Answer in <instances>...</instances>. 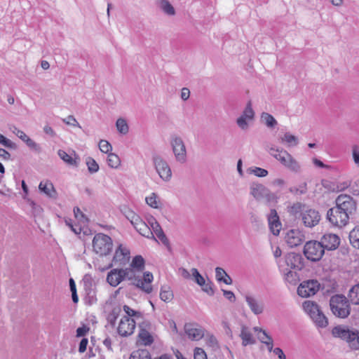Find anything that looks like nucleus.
<instances>
[{"label": "nucleus", "instance_id": "nucleus-60", "mask_svg": "<svg viewBox=\"0 0 359 359\" xmlns=\"http://www.w3.org/2000/svg\"><path fill=\"white\" fill-rule=\"evenodd\" d=\"M157 196L156 194L153 193L151 196L146 198L147 203L153 208H157V202H156Z\"/></svg>", "mask_w": 359, "mask_h": 359}, {"label": "nucleus", "instance_id": "nucleus-48", "mask_svg": "<svg viewBox=\"0 0 359 359\" xmlns=\"http://www.w3.org/2000/svg\"><path fill=\"white\" fill-rule=\"evenodd\" d=\"M123 309V311H125V313L127 314L126 316H128V318L129 317H135V318H138L142 317V314L140 311H135L128 305H124Z\"/></svg>", "mask_w": 359, "mask_h": 359}, {"label": "nucleus", "instance_id": "nucleus-25", "mask_svg": "<svg viewBox=\"0 0 359 359\" xmlns=\"http://www.w3.org/2000/svg\"><path fill=\"white\" fill-rule=\"evenodd\" d=\"M39 189L41 192L44 193L49 198H56L57 192L53 183L50 181L41 182L39 185Z\"/></svg>", "mask_w": 359, "mask_h": 359}, {"label": "nucleus", "instance_id": "nucleus-7", "mask_svg": "<svg viewBox=\"0 0 359 359\" xmlns=\"http://www.w3.org/2000/svg\"><path fill=\"white\" fill-rule=\"evenodd\" d=\"M351 217L344 212L339 208L334 206L330 208L327 212V219L334 226L342 227L346 226Z\"/></svg>", "mask_w": 359, "mask_h": 359}, {"label": "nucleus", "instance_id": "nucleus-43", "mask_svg": "<svg viewBox=\"0 0 359 359\" xmlns=\"http://www.w3.org/2000/svg\"><path fill=\"white\" fill-rule=\"evenodd\" d=\"M86 165L88 172L91 174L95 173L99 170V165L92 157L89 156L86 158Z\"/></svg>", "mask_w": 359, "mask_h": 359}, {"label": "nucleus", "instance_id": "nucleus-17", "mask_svg": "<svg viewBox=\"0 0 359 359\" xmlns=\"http://www.w3.org/2000/svg\"><path fill=\"white\" fill-rule=\"evenodd\" d=\"M285 263L292 269L301 271L304 267V260L302 255L289 252L285 255Z\"/></svg>", "mask_w": 359, "mask_h": 359}, {"label": "nucleus", "instance_id": "nucleus-39", "mask_svg": "<svg viewBox=\"0 0 359 359\" xmlns=\"http://www.w3.org/2000/svg\"><path fill=\"white\" fill-rule=\"evenodd\" d=\"M107 164L112 168H116L121 164V160L118 155L110 153L107 156Z\"/></svg>", "mask_w": 359, "mask_h": 359}, {"label": "nucleus", "instance_id": "nucleus-63", "mask_svg": "<svg viewBox=\"0 0 359 359\" xmlns=\"http://www.w3.org/2000/svg\"><path fill=\"white\" fill-rule=\"evenodd\" d=\"M352 156L354 163L359 167V148L357 145L353 147Z\"/></svg>", "mask_w": 359, "mask_h": 359}, {"label": "nucleus", "instance_id": "nucleus-50", "mask_svg": "<svg viewBox=\"0 0 359 359\" xmlns=\"http://www.w3.org/2000/svg\"><path fill=\"white\" fill-rule=\"evenodd\" d=\"M284 151L285 150L283 149H280L278 148H276L273 147H271L269 150L270 154L279 162H280V158H283L284 155L283 154V153Z\"/></svg>", "mask_w": 359, "mask_h": 359}, {"label": "nucleus", "instance_id": "nucleus-62", "mask_svg": "<svg viewBox=\"0 0 359 359\" xmlns=\"http://www.w3.org/2000/svg\"><path fill=\"white\" fill-rule=\"evenodd\" d=\"M63 122H65L67 125L73 126H78L81 128L79 123L76 120L74 116L69 115L66 118L63 119Z\"/></svg>", "mask_w": 359, "mask_h": 359}, {"label": "nucleus", "instance_id": "nucleus-40", "mask_svg": "<svg viewBox=\"0 0 359 359\" xmlns=\"http://www.w3.org/2000/svg\"><path fill=\"white\" fill-rule=\"evenodd\" d=\"M85 302L88 305H92L97 302L96 289L85 291Z\"/></svg>", "mask_w": 359, "mask_h": 359}, {"label": "nucleus", "instance_id": "nucleus-42", "mask_svg": "<svg viewBox=\"0 0 359 359\" xmlns=\"http://www.w3.org/2000/svg\"><path fill=\"white\" fill-rule=\"evenodd\" d=\"M259 330L267 339V340H262V339H260V341L266 346L267 349L269 352H273V350H274V348L273 341L272 337L270 335H269L264 330L259 329Z\"/></svg>", "mask_w": 359, "mask_h": 359}, {"label": "nucleus", "instance_id": "nucleus-10", "mask_svg": "<svg viewBox=\"0 0 359 359\" xmlns=\"http://www.w3.org/2000/svg\"><path fill=\"white\" fill-rule=\"evenodd\" d=\"M170 144L177 161L184 163L187 160V150L182 139L180 137L172 135Z\"/></svg>", "mask_w": 359, "mask_h": 359}, {"label": "nucleus", "instance_id": "nucleus-47", "mask_svg": "<svg viewBox=\"0 0 359 359\" xmlns=\"http://www.w3.org/2000/svg\"><path fill=\"white\" fill-rule=\"evenodd\" d=\"M25 143L26 145L33 151L39 154L41 151V146L35 142L32 139H31L29 137L25 140Z\"/></svg>", "mask_w": 359, "mask_h": 359}, {"label": "nucleus", "instance_id": "nucleus-4", "mask_svg": "<svg viewBox=\"0 0 359 359\" xmlns=\"http://www.w3.org/2000/svg\"><path fill=\"white\" fill-rule=\"evenodd\" d=\"M93 248L96 254L100 256H107L112 250V239L104 233H96L93 240Z\"/></svg>", "mask_w": 359, "mask_h": 359}, {"label": "nucleus", "instance_id": "nucleus-58", "mask_svg": "<svg viewBox=\"0 0 359 359\" xmlns=\"http://www.w3.org/2000/svg\"><path fill=\"white\" fill-rule=\"evenodd\" d=\"M248 119V118H247L241 115L237 118L236 123L241 129L245 130L248 128L249 125L247 121Z\"/></svg>", "mask_w": 359, "mask_h": 359}, {"label": "nucleus", "instance_id": "nucleus-1", "mask_svg": "<svg viewBox=\"0 0 359 359\" xmlns=\"http://www.w3.org/2000/svg\"><path fill=\"white\" fill-rule=\"evenodd\" d=\"M145 269V260L142 255L133 257L129 267L124 269L126 271V276L130 277L131 284L147 294L152 292L151 286H143L141 280V274Z\"/></svg>", "mask_w": 359, "mask_h": 359}, {"label": "nucleus", "instance_id": "nucleus-9", "mask_svg": "<svg viewBox=\"0 0 359 359\" xmlns=\"http://www.w3.org/2000/svg\"><path fill=\"white\" fill-rule=\"evenodd\" d=\"M152 161L159 177L164 181H169L172 177V171L168 163L158 155H154Z\"/></svg>", "mask_w": 359, "mask_h": 359}, {"label": "nucleus", "instance_id": "nucleus-38", "mask_svg": "<svg viewBox=\"0 0 359 359\" xmlns=\"http://www.w3.org/2000/svg\"><path fill=\"white\" fill-rule=\"evenodd\" d=\"M121 308L119 306H116L113 308L111 311L108 314L107 320L111 326L115 325L116 321L119 316Z\"/></svg>", "mask_w": 359, "mask_h": 359}, {"label": "nucleus", "instance_id": "nucleus-53", "mask_svg": "<svg viewBox=\"0 0 359 359\" xmlns=\"http://www.w3.org/2000/svg\"><path fill=\"white\" fill-rule=\"evenodd\" d=\"M213 287L214 284L210 280H208L207 283L205 282V284L201 286L202 290L210 296H212L215 294Z\"/></svg>", "mask_w": 359, "mask_h": 359}, {"label": "nucleus", "instance_id": "nucleus-55", "mask_svg": "<svg viewBox=\"0 0 359 359\" xmlns=\"http://www.w3.org/2000/svg\"><path fill=\"white\" fill-rule=\"evenodd\" d=\"M99 148L102 152L106 154L112 149L111 144L108 141L104 140H101L100 141Z\"/></svg>", "mask_w": 359, "mask_h": 359}, {"label": "nucleus", "instance_id": "nucleus-26", "mask_svg": "<svg viewBox=\"0 0 359 359\" xmlns=\"http://www.w3.org/2000/svg\"><path fill=\"white\" fill-rule=\"evenodd\" d=\"M240 337L242 339V345L243 346L255 344L256 343L255 339L253 337L252 333L248 330V328L245 326H243L241 327Z\"/></svg>", "mask_w": 359, "mask_h": 359}, {"label": "nucleus", "instance_id": "nucleus-29", "mask_svg": "<svg viewBox=\"0 0 359 359\" xmlns=\"http://www.w3.org/2000/svg\"><path fill=\"white\" fill-rule=\"evenodd\" d=\"M135 229L142 236L146 238L151 237L156 241H157V240L153 235V232L151 231L150 227L144 221L141 224H139L138 226H135Z\"/></svg>", "mask_w": 359, "mask_h": 359}, {"label": "nucleus", "instance_id": "nucleus-59", "mask_svg": "<svg viewBox=\"0 0 359 359\" xmlns=\"http://www.w3.org/2000/svg\"><path fill=\"white\" fill-rule=\"evenodd\" d=\"M251 172L253 173L255 176L259 177H266L268 175V171L266 169L255 167L251 170Z\"/></svg>", "mask_w": 359, "mask_h": 359}, {"label": "nucleus", "instance_id": "nucleus-41", "mask_svg": "<svg viewBox=\"0 0 359 359\" xmlns=\"http://www.w3.org/2000/svg\"><path fill=\"white\" fill-rule=\"evenodd\" d=\"M262 119L265 122V124L269 128H274L277 125V121L274 117L269 113L263 112L262 114Z\"/></svg>", "mask_w": 359, "mask_h": 359}, {"label": "nucleus", "instance_id": "nucleus-5", "mask_svg": "<svg viewBox=\"0 0 359 359\" xmlns=\"http://www.w3.org/2000/svg\"><path fill=\"white\" fill-rule=\"evenodd\" d=\"M303 253L308 260L316 262L322 259L325 250L319 241H309L305 243Z\"/></svg>", "mask_w": 359, "mask_h": 359}, {"label": "nucleus", "instance_id": "nucleus-6", "mask_svg": "<svg viewBox=\"0 0 359 359\" xmlns=\"http://www.w3.org/2000/svg\"><path fill=\"white\" fill-rule=\"evenodd\" d=\"M336 207L349 217H353L356 212L357 205L355 201L349 195L341 194L335 200Z\"/></svg>", "mask_w": 359, "mask_h": 359}, {"label": "nucleus", "instance_id": "nucleus-37", "mask_svg": "<svg viewBox=\"0 0 359 359\" xmlns=\"http://www.w3.org/2000/svg\"><path fill=\"white\" fill-rule=\"evenodd\" d=\"M82 282L83 284L84 291L96 289L95 284L90 274L86 273V275H84L82 279Z\"/></svg>", "mask_w": 359, "mask_h": 359}, {"label": "nucleus", "instance_id": "nucleus-46", "mask_svg": "<svg viewBox=\"0 0 359 359\" xmlns=\"http://www.w3.org/2000/svg\"><path fill=\"white\" fill-rule=\"evenodd\" d=\"M286 167L290 171L294 172H299L301 170V166L299 163L294 159L292 156L287 162Z\"/></svg>", "mask_w": 359, "mask_h": 359}, {"label": "nucleus", "instance_id": "nucleus-3", "mask_svg": "<svg viewBox=\"0 0 359 359\" xmlns=\"http://www.w3.org/2000/svg\"><path fill=\"white\" fill-rule=\"evenodd\" d=\"M305 312L309 316L316 327L324 328L328 325V320L315 302L306 301L303 303Z\"/></svg>", "mask_w": 359, "mask_h": 359}, {"label": "nucleus", "instance_id": "nucleus-31", "mask_svg": "<svg viewBox=\"0 0 359 359\" xmlns=\"http://www.w3.org/2000/svg\"><path fill=\"white\" fill-rule=\"evenodd\" d=\"M306 208V204L297 202L288 206L287 211L290 215L296 216L299 212L302 214L305 210Z\"/></svg>", "mask_w": 359, "mask_h": 359}, {"label": "nucleus", "instance_id": "nucleus-45", "mask_svg": "<svg viewBox=\"0 0 359 359\" xmlns=\"http://www.w3.org/2000/svg\"><path fill=\"white\" fill-rule=\"evenodd\" d=\"M241 116L248 118V120H252L255 116V111L252 107V102L249 100L241 114Z\"/></svg>", "mask_w": 359, "mask_h": 359}, {"label": "nucleus", "instance_id": "nucleus-64", "mask_svg": "<svg viewBox=\"0 0 359 359\" xmlns=\"http://www.w3.org/2000/svg\"><path fill=\"white\" fill-rule=\"evenodd\" d=\"M226 271L222 268L217 267L215 269V278L218 282L222 283Z\"/></svg>", "mask_w": 359, "mask_h": 359}, {"label": "nucleus", "instance_id": "nucleus-14", "mask_svg": "<svg viewBox=\"0 0 359 359\" xmlns=\"http://www.w3.org/2000/svg\"><path fill=\"white\" fill-rule=\"evenodd\" d=\"M302 219L306 226L312 228L319 223L320 215L318 211L306 207L302 213Z\"/></svg>", "mask_w": 359, "mask_h": 359}, {"label": "nucleus", "instance_id": "nucleus-28", "mask_svg": "<svg viewBox=\"0 0 359 359\" xmlns=\"http://www.w3.org/2000/svg\"><path fill=\"white\" fill-rule=\"evenodd\" d=\"M347 298L352 304L359 305V283L349 290Z\"/></svg>", "mask_w": 359, "mask_h": 359}, {"label": "nucleus", "instance_id": "nucleus-27", "mask_svg": "<svg viewBox=\"0 0 359 359\" xmlns=\"http://www.w3.org/2000/svg\"><path fill=\"white\" fill-rule=\"evenodd\" d=\"M58 156L60 158L64 161L66 163H67L69 165H74L77 167L79 165V158L77 156V155L74 153L75 158L72 157L70 155H69L66 151L62 149H59L57 151Z\"/></svg>", "mask_w": 359, "mask_h": 359}, {"label": "nucleus", "instance_id": "nucleus-24", "mask_svg": "<svg viewBox=\"0 0 359 359\" xmlns=\"http://www.w3.org/2000/svg\"><path fill=\"white\" fill-rule=\"evenodd\" d=\"M266 193H268V189L262 184L252 183L250 186V194L256 200L264 198Z\"/></svg>", "mask_w": 359, "mask_h": 359}, {"label": "nucleus", "instance_id": "nucleus-57", "mask_svg": "<svg viewBox=\"0 0 359 359\" xmlns=\"http://www.w3.org/2000/svg\"><path fill=\"white\" fill-rule=\"evenodd\" d=\"M65 224L67 226H68L71 230L75 233V234H79L81 231V228L78 225H74L72 219L67 218L65 220Z\"/></svg>", "mask_w": 359, "mask_h": 359}, {"label": "nucleus", "instance_id": "nucleus-16", "mask_svg": "<svg viewBox=\"0 0 359 359\" xmlns=\"http://www.w3.org/2000/svg\"><path fill=\"white\" fill-rule=\"evenodd\" d=\"M148 223L151 226L153 234L155 233L161 243L170 250V246L169 240L156 219L154 217H151L148 219Z\"/></svg>", "mask_w": 359, "mask_h": 359}, {"label": "nucleus", "instance_id": "nucleus-12", "mask_svg": "<svg viewBox=\"0 0 359 359\" xmlns=\"http://www.w3.org/2000/svg\"><path fill=\"white\" fill-rule=\"evenodd\" d=\"M130 258V250L120 244L115 251L112 262L109 264L107 269L111 268L113 264L124 266L129 262Z\"/></svg>", "mask_w": 359, "mask_h": 359}, {"label": "nucleus", "instance_id": "nucleus-32", "mask_svg": "<svg viewBox=\"0 0 359 359\" xmlns=\"http://www.w3.org/2000/svg\"><path fill=\"white\" fill-rule=\"evenodd\" d=\"M129 359H151V356L148 350L138 349L132 352Z\"/></svg>", "mask_w": 359, "mask_h": 359}, {"label": "nucleus", "instance_id": "nucleus-18", "mask_svg": "<svg viewBox=\"0 0 359 359\" xmlns=\"http://www.w3.org/2000/svg\"><path fill=\"white\" fill-rule=\"evenodd\" d=\"M323 246L324 250L329 251L336 250L340 244L339 237L334 233H325L324 234L319 241Z\"/></svg>", "mask_w": 359, "mask_h": 359}, {"label": "nucleus", "instance_id": "nucleus-56", "mask_svg": "<svg viewBox=\"0 0 359 359\" xmlns=\"http://www.w3.org/2000/svg\"><path fill=\"white\" fill-rule=\"evenodd\" d=\"M153 274L149 271H143L141 274V280L142 281L143 286H147L145 283H151L153 281Z\"/></svg>", "mask_w": 359, "mask_h": 359}, {"label": "nucleus", "instance_id": "nucleus-8", "mask_svg": "<svg viewBox=\"0 0 359 359\" xmlns=\"http://www.w3.org/2000/svg\"><path fill=\"white\" fill-rule=\"evenodd\" d=\"M320 284L316 279L302 281L297 288V294L302 297H309L315 295L320 290Z\"/></svg>", "mask_w": 359, "mask_h": 359}, {"label": "nucleus", "instance_id": "nucleus-34", "mask_svg": "<svg viewBox=\"0 0 359 359\" xmlns=\"http://www.w3.org/2000/svg\"><path fill=\"white\" fill-rule=\"evenodd\" d=\"M280 142L282 143H287L289 147L296 146L299 143L298 138L290 133H285L284 135L280 137Z\"/></svg>", "mask_w": 359, "mask_h": 359}, {"label": "nucleus", "instance_id": "nucleus-44", "mask_svg": "<svg viewBox=\"0 0 359 359\" xmlns=\"http://www.w3.org/2000/svg\"><path fill=\"white\" fill-rule=\"evenodd\" d=\"M116 126L117 128L118 131L123 134L126 135L128 133V126L127 124V122L125 119L119 118L117 119Z\"/></svg>", "mask_w": 359, "mask_h": 359}, {"label": "nucleus", "instance_id": "nucleus-19", "mask_svg": "<svg viewBox=\"0 0 359 359\" xmlns=\"http://www.w3.org/2000/svg\"><path fill=\"white\" fill-rule=\"evenodd\" d=\"M184 332L189 339L193 341H198L205 336L204 329L196 324L186 323L184 325Z\"/></svg>", "mask_w": 359, "mask_h": 359}, {"label": "nucleus", "instance_id": "nucleus-35", "mask_svg": "<svg viewBox=\"0 0 359 359\" xmlns=\"http://www.w3.org/2000/svg\"><path fill=\"white\" fill-rule=\"evenodd\" d=\"M160 8L168 15H174L175 10L172 5L168 0H161L159 4Z\"/></svg>", "mask_w": 359, "mask_h": 359}, {"label": "nucleus", "instance_id": "nucleus-2", "mask_svg": "<svg viewBox=\"0 0 359 359\" xmlns=\"http://www.w3.org/2000/svg\"><path fill=\"white\" fill-rule=\"evenodd\" d=\"M350 301L344 294H334L330 299V309L332 313L341 318H345L350 314Z\"/></svg>", "mask_w": 359, "mask_h": 359}, {"label": "nucleus", "instance_id": "nucleus-11", "mask_svg": "<svg viewBox=\"0 0 359 359\" xmlns=\"http://www.w3.org/2000/svg\"><path fill=\"white\" fill-rule=\"evenodd\" d=\"M332 334L334 337L339 338L346 341L351 346V342L355 339V336H357V333L355 330H351L347 326L337 325L332 330Z\"/></svg>", "mask_w": 359, "mask_h": 359}, {"label": "nucleus", "instance_id": "nucleus-52", "mask_svg": "<svg viewBox=\"0 0 359 359\" xmlns=\"http://www.w3.org/2000/svg\"><path fill=\"white\" fill-rule=\"evenodd\" d=\"M289 191L290 193H292L294 194H298V193H299L300 194H304L307 191V184L306 182H304L299 185V188H297L296 187H290L289 189Z\"/></svg>", "mask_w": 359, "mask_h": 359}, {"label": "nucleus", "instance_id": "nucleus-36", "mask_svg": "<svg viewBox=\"0 0 359 359\" xmlns=\"http://www.w3.org/2000/svg\"><path fill=\"white\" fill-rule=\"evenodd\" d=\"M160 298L165 302H170L173 298V292L168 286H163L160 292Z\"/></svg>", "mask_w": 359, "mask_h": 359}, {"label": "nucleus", "instance_id": "nucleus-61", "mask_svg": "<svg viewBox=\"0 0 359 359\" xmlns=\"http://www.w3.org/2000/svg\"><path fill=\"white\" fill-rule=\"evenodd\" d=\"M264 198L266 199L267 203L271 204L272 203H276L278 197L274 193L271 192L268 189V193H266V195H264Z\"/></svg>", "mask_w": 359, "mask_h": 359}, {"label": "nucleus", "instance_id": "nucleus-49", "mask_svg": "<svg viewBox=\"0 0 359 359\" xmlns=\"http://www.w3.org/2000/svg\"><path fill=\"white\" fill-rule=\"evenodd\" d=\"M192 276L194 278L195 282L201 287L205 284V280L202 275L198 272V269L193 268L191 269Z\"/></svg>", "mask_w": 359, "mask_h": 359}, {"label": "nucleus", "instance_id": "nucleus-15", "mask_svg": "<svg viewBox=\"0 0 359 359\" xmlns=\"http://www.w3.org/2000/svg\"><path fill=\"white\" fill-rule=\"evenodd\" d=\"M124 269H114L111 270L107 276V283L112 287H116L125 279L130 280V277L126 276Z\"/></svg>", "mask_w": 359, "mask_h": 359}, {"label": "nucleus", "instance_id": "nucleus-33", "mask_svg": "<svg viewBox=\"0 0 359 359\" xmlns=\"http://www.w3.org/2000/svg\"><path fill=\"white\" fill-rule=\"evenodd\" d=\"M204 337L206 345L211 347L213 351H216L219 348V342L212 334L207 333Z\"/></svg>", "mask_w": 359, "mask_h": 359}, {"label": "nucleus", "instance_id": "nucleus-13", "mask_svg": "<svg viewBox=\"0 0 359 359\" xmlns=\"http://www.w3.org/2000/svg\"><path fill=\"white\" fill-rule=\"evenodd\" d=\"M135 320L124 316L121 318L117 328L118 334L121 337H128L131 335L135 329Z\"/></svg>", "mask_w": 359, "mask_h": 359}, {"label": "nucleus", "instance_id": "nucleus-51", "mask_svg": "<svg viewBox=\"0 0 359 359\" xmlns=\"http://www.w3.org/2000/svg\"><path fill=\"white\" fill-rule=\"evenodd\" d=\"M0 144L8 149H15L17 146L11 140L0 133Z\"/></svg>", "mask_w": 359, "mask_h": 359}, {"label": "nucleus", "instance_id": "nucleus-21", "mask_svg": "<svg viewBox=\"0 0 359 359\" xmlns=\"http://www.w3.org/2000/svg\"><path fill=\"white\" fill-rule=\"evenodd\" d=\"M149 326L150 323L147 321H144L139 325L140 331L138 337L144 346H150L154 342L153 337L147 329Z\"/></svg>", "mask_w": 359, "mask_h": 359}, {"label": "nucleus", "instance_id": "nucleus-22", "mask_svg": "<svg viewBox=\"0 0 359 359\" xmlns=\"http://www.w3.org/2000/svg\"><path fill=\"white\" fill-rule=\"evenodd\" d=\"M245 301L255 315H259L264 311V303L251 295H245Z\"/></svg>", "mask_w": 359, "mask_h": 359}, {"label": "nucleus", "instance_id": "nucleus-20", "mask_svg": "<svg viewBox=\"0 0 359 359\" xmlns=\"http://www.w3.org/2000/svg\"><path fill=\"white\" fill-rule=\"evenodd\" d=\"M285 239L290 248H294L303 243L304 240V236L298 229H290L286 233Z\"/></svg>", "mask_w": 359, "mask_h": 359}, {"label": "nucleus", "instance_id": "nucleus-54", "mask_svg": "<svg viewBox=\"0 0 359 359\" xmlns=\"http://www.w3.org/2000/svg\"><path fill=\"white\" fill-rule=\"evenodd\" d=\"M194 359H208L207 354L202 348L196 347L194 351Z\"/></svg>", "mask_w": 359, "mask_h": 359}, {"label": "nucleus", "instance_id": "nucleus-30", "mask_svg": "<svg viewBox=\"0 0 359 359\" xmlns=\"http://www.w3.org/2000/svg\"><path fill=\"white\" fill-rule=\"evenodd\" d=\"M349 241L352 246L359 249V226H355L349 233Z\"/></svg>", "mask_w": 359, "mask_h": 359}, {"label": "nucleus", "instance_id": "nucleus-23", "mask_svg": "<svg viewBox=\"0 0 359 359\" xmlns=\"http://www.w3.org/2000/svg\"><path fill=\"white\" fill-rule=\"evenodd\" d=\"M268 222L272 233L275 236H278L280 233L281 223L275 209L271 210L270 215L268 217Z\"/></svg>", "mask_w": 359, "mask_h": 359}]
</instances>
